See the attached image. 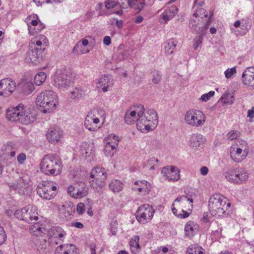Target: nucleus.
<instances>
[{
    "label": "nucleus",
    "mask_w": 254,
    "mask_h": 254,
    "mask_svg": "<svg viewBox=\"0 0 254 254\" xmlns=\"http://www.w3.org/2000/svg\"><path fill=\"white\" fill-rule=\"evenodd\" d=\"M117 5V3L114 0H108L105 2V7L107 9H110L114 7Z\"/></svg>",
    "instance_id": "nucleus-57"
},
{
    "label": "nucleus",
    "mask_w": 254,
    "mask_h": 254,
    "mask_svg": "<svg viewBox=\"0 0 254 254\" xmlns=\"http://www.w3.org/2000/svg\"><path fill=\"white\" fill-rule=\"evenodd\" d=\"M161 174L169 181H176L180 178L179 170L175 166L164 167L161 171Z\"/></svg>",
    "instance_id": "nucleus-16"
},
{
    "label": "nucleus",
    "mask_w": 254,
    "mask_h": 254,
    "mask_svg": "<svg viewBox=\"0 0 254 254\" xmlns=\"http://www.w3.org/2000/svg\"><path fill=\"white\" fill-rule=\"evenodd\" d=\"M41 171L48 175L57 176L62 171V162L56 154L44 155L40 162Z\"/></svg>",
    "instance_id": "nucleus-4"
},
{
    "label": "nucleus",
    "mask_w": 254,
    "mask_h": 254,
    "mask_svg": "<svg viewBox=\"0 0 254 254\" xmlns=\"http://www.w3.org/2000/svg\"><path fill=\"white\" fill-rule=\"evenodd\" d=\"M138 108L139 111L137 112L139 117L138 123L136 124L137 129L144 132L155 128L158 124L157 113L151 109L144 112V108L142 105H138Z\"/></svg>",
    "instance_id": "nucleus-3"
},
{
    "label": "nucleus",
    "mask_w": 254,
    "mask_h": 254,
    "mask_svg": "<svg viewBox=\"0 0 254 254\" xmlns=\"http://www.w3.org/2000/svg\"><path fill=\"white\" fill-rule=\"evenodd\" d=\"M247 116L250 118H253L254 116V107H252L251 110H248Z\"/></svg>",
    "instance_id": "nucleus-63"
},
{
    "label": "nucleus",
    "mask_w": 254,
    "mask_h": 254,
    "mask_svg": "<svg viewBox=\"0 0 254 254\" xmlns=\"http://www.w3.org/2000/svg\"><path fill=\"white\" fill-rule=\"evenodd\" d=\"M67 244L62 245L58 247L55 250V254H66L65 246Z\"/></svg>",
    "instance_id": "nucleus-53"
},
{
    "label": "nucleus",
    "mask_w": 254,
    "mask_h": 254,
    "mask_svg": "<svg viewBox=\"0 0 254 254\" xmlns=\"http://www.w3.org/2000/svg\"><path fill=\"white\" fill-rule=\"evenodd\" d=\"M174 205H175V204L174 203H173L172 206V211L174 215H175L176 216H178V217H180L181 218H187L188 217H189V216L190 215V214L188 212H187L186 211H184L183 209H182L181 210V211L183 213V214H182L180 213H177L178 210L177 209H176V208L174 207Z\"/></svg>",
    "instance_id": "nucleus-43"
},
{
    "label": "nucleus",
    "mask_w": 254,
    "mask_h": 254,
    "mask_svg": "<svg viewBox=\"0 0 254 254\" xmlns=\"http://www.w3.org/2000/svg\"><path fill=\"white\" fill-rule=\"evenodd\" d=\"M145 5L144 2H140L135 5L133 8L137 10V12H139Z\"/></svg>",
    "instance_id": "nucleus-59"
},
{
    "label": "nucleus",
    "mask_w": 254,
    "mask_h": 254,
    "mask_svg": "<svg viewBox=\"0 0 254 254\" xmlns=\"http://www.w3.org/2000/svg\"><path fill=\"white\" fill-rule=\"evenodd\" d=\"M151 74L152 77V81L154 84H158L162 79V74L158 70L154 69L151 70Z\"/></svg>",
    "instance_id": "nucleus-39"
},
{
    "label": "nucleus",
    "mask_w": 254,
    "mask_h": 254,
    "mask_svg": "<svg viewBox=\"0 0 254 254\" xmlns=\"http://www.w3.org/2000/svg\"><path fill=\"white\" fill-rule=\"evenodd\" d=\"M220 99L223 101L224 104H232L234 102V97L232 94L227 92L221 97Z\"/></svg>",
    "instance_id": "nucleus-41"
},
{
    "label": "nucleus",
    "mask_w": 254,
    "mask_h": 254,
    "mask_svg": "<svg viewBox=\"0 0 254 254\" xmlns=\"http://www.w3.org/2000/svg\"><path fill=\"white\" fill-rule=\"evenodd\" d=\"M28 26V30L31 35H34L35 33L40 32L45 26L39 21L36 14L30 15L25 20Z\"/></svg>",
    "instance_id": "nucleus-12"
},
{
    "label": "nucleus",
    "mask_w": 254,
    "mask_h": 254,
    "mask_svg": "<svg viewBox=\"0 0 254 254\" xmlns=\"http://www.w3.org/2000/svg\"><path fill=\"white\" fill-rule=\"evenodd\" d=\"M14 215L19 220L33 223L29 228L30 232L33 235L39 236L46 232V229L42 227V224L38 222H33V221H36L39 218L36 206L28 205L21 209L16 210Z\"/></svg>",
    "instance_id": "nucleus-1"
},
{
    "label": "nucleus",
    "mask_w": 254,
    "mask_h": 254,
    "mask_svg": "<svg viewBox=\"0 0 254 254\" xmlns=\"http://www.w3.org/2000/svg\"><path fill=\"white\" fill-rule=\"evenodd\" d=\"M6 239V235L3 228L0 226V245L3 244Z\"/></svg>",
    "instance_id": "nucleus-54"
},
{
    "label": "nucleus",
    "mask_w": 254,
    "mask_h": 254,
    "mask_svg": "<svg viewBox=\"0 0 254 254\" xmlns=\"http://www.w3.org/2000/svg\"><path fill=\"white\" fill-rule=\"evenodd\" d=\"M178 12V8L175 5L167 7L161 15V17L165 22L172 19Z\"/></svg>",
    "instance_id": "nucleus-25"
},
{
    "label": "nucleus",
    "mask_w": 254,
    "mask_h": 254,
    "mask_svg": "<svg viewBox=\"0 0 254 254\" xmlns=\"http://www.w3.org/2000/svg\"><path fill=\"white\" fill-rule=\"evenodd\" d=\"M112 76L109 75H104L101 77L97 83V88H102L103 92L108 91V88L110 85L113 84Z\"/></svg>",
    "instance_id": "nucleus-24"
},
{
    "label": "nucleus",
    "mask_w": 254,
    "mask_h": 254,
    "mask_svg": "<svg viewBox=\"0 0 254 254\" xmlns=\"http://www.w3.org/2000/svg\"><path fill=\"white\" fill-rule=\"evenodd\" d=\"M227 199L219 193L212 195L208 201L209 210L212 216L216 218L224 216L226 214L230 203L227 202Z\"/></svg>",
    "instance_id": "nucleus-5"
},
{
    "label": "nucleus",
    "mask_w": 254,
    "mask_h": 254,
    "mask_svg": "<svg viewBox=\"0 0 254 254\" xmlns=\"http://www.w3.org/2000/svg\"><path fill=\"white\" fill-rule=\"evenodd\" d=\"M204 35H199L198 36H196L194 39V43L193 45V48L195 50H196L198 46L201 44L203 39V36Z\"/></svg>",
    "instance_id": "nucleus-47"
},
{
    "label": "nucleus",
    "mask_w": 254,
    "mask_h": 254,
    "mask_svg": "<svg viewBox=\"0 0 254 254\" xmlns=\"http://www.w3.org/2000/svg\"><path fill=\"white\" fill-rule=\"evenodd\" d=\"M107 174L105 169L95 167L92 169L89 177L105 182L107 179Z\"/></svg>",
    "instance_id": "nucleus-22"
},
{
    "label": "nucleus",
    "mask_w": 254,
    "mask_h": 254,
    "mask_svg": "<svg viewBox=\"0 0 254 254\" xmlns=\"http://www.w3.org/2000/svg\"><path fill=\"white\" fill-rule=\"evenodd\" d=\"M198 227L197 225L194 223V222L189 221L185 225V231L186 235L189 237L193 236L198 231Z\"/></svg>",
    "instance_id": "nucleus-27"
},
{
    "label": "nucleus",
    "mask_w": 254,
    "mask_h": 254,
    "mask_svg": "<svg viewBox=\"0 0 254 254\" xmlns=\"http://www.w3.org/2000/svg\"><path fill=\"white\" fill-rule=\"evenodd\" d=\"M53 84L58 89L64 90L70 86L71 81L65 71L58 70L53 77Z\"/></svg>",
    "instance_id": "nucleus-10"
},
{
    "label": "nucleus",
    "mask_w": 254,
    "mask_h": 254,
    "mask_svg": "<svg viewBox=\"0 0 254 254\" xmlns=\"http://www.w3.org/2000/svg\"><path fill=\"white\" fill-rule=\"evenodd\" d=\"M251 25L249 21H245L241 22V28L242 32L243 34H246L250 29Z\"/></svg>",
    "instance_id": "nucleus-44"
},
{
    "label": "nucleus",
    "mask_w": 254,
    "mask_h": 254,
    "mask_svg": "<svg viewBox=\"0 0 254 254\" xmlns=\"http://www.w3.org/2000/svg\"><path fill=\"white\" fill-rule=\"evenodd\" d=\"M185 195L180 196L177 197L174 201L175 202H178L180 203L179 206L183 207L184 206L186 207L188 204L190 205L191 208H192L193 205V197L195 195L193 190H185Z\"/></svg>",
    "instance_id": "nucleus-19"
},
{
    "label": "nucleus",
    "mask_w": 254,
    "mask_h": 254,
    "mask_svg": "<svg viewBox=\"0 0 254 254\" xmlns=\"http://www.w3.org/2000/svg\"><path fill=\"white\" fill-rule=\"evenodd\" d=\"M110 189L114 193L121 191L123 188V184L118 180L112 181L109 184Z\"/></svg>",
    "instance_id": "nucleus-34"
},
{
    "label": "nucleus",
    "mask_w": 254,
    "mask_h": 254,
    "mask_svg": "<svg viewBox=\"0 0 254 254\" xmlns=\"http://www.w3.org/2000/svg\"><path fill=\"white\" fill-rule=\"evenodd\" d=\"M118 222L116 219H112L110 224V230L112 235H116L117 232Z\"/></svg>",
    "instance_id": "nucleus-45"
},
{
    "label": "nucleus",
    "mask_w": 254,
    "mask_h": 254,
    "mask_svg": "<svg viewBox=\"0 0 254 254\" xmlns=\"http://www.w3.org/2000/svg\"><path fill=\"white\" fill-rule=\"evenodd\" d=\"M77 212L78 214H82L85 211V205L84 203L80 202L77 205L76 207Z\"/></svg>",
    "instance_id": "nucleus-55"
},
{
    "label": "nucleus",
    "mask_w": 254,
    "mask_h": 254,
    "mask_svg": "<svg viewBox=\"0 0 254 254\" xmlns=\"http://www.w3.org/2000/svg\"><path fill=\"white\" fill-rule=\"evenodd\" d=\"M240 135V132L237 130H232L228 134V138L230 140H233L237 138Z\"/></svg>",
    "instance_id": "nucleus-50"
},
{
    "label": "nucleus",
    "mask_w": 254,
    "mask_h": 254,
    "mask_svg": "<svg viewBox=\"0 0 254 254\" xmlns=\"http://www.w3.org/2000/svg\"><path fill=\"white\" fill-rule=\"evenodd\" d=\"M62 135L63 130L58 127H53L49 128L46 133L47 138L51 143L59 141Z\"/></svg>",
    "instance_id": "nucleus-21"
},
{
    "label": "nucleus",
    "mask_w": 254,
    "mask_h": 254,
    "mask_svg": "<svg viewBox=\"0 0 254 254\" xmlns=\"http://www.w3.org/2000/svg\"><path fill=\"white\" fill-rule=\"evenodd\" d=\"M57 187L52 186L51 183L43 182L39 184L37 192L43 199L50 200L56 195Z\"/></svg>",
    "instance_id": "nucleus-9"
},
{
    "label": "nucleus",
    "mask_w": 254,
    "mask_h": 254,
    "mask_svg": "<svg viewBox=\"0 0 254 254\" xmlns=\"http://www.w3.org/2000/svg\"><path fill=\"white\" fill-rule=\"evenodd\" d=\"M250 69H254V68L249 67L248 70L244 71L242 74V78L244 84L249 86H251V82L254 80V74H250ZM251 86H252V85Z\"/></svg>",
    "instance_id": "nucleus-31"
},
{
    "label": "nucleus",
    "mask_w": 254,
    "mask_h": 254,
    "mask_svg": "<svg viewBox=\"0 0 254 254\" xmlns=\"http://www.w3.org/2000/svg\"><path fill=\"white\" fill-rule=\"evenodd\" d=\"M46 76V74L44 72L37 73L34 77V83L38 86L41 85L45 82Z\"/></svg>",
    "instance_id": "nucleus-37"
},
{
    "label": "nucleus",
    "mask_w": 254,
    "mask_h": 254,
    "mask_svg": "<svg viewBox=\"0 0 254 254\" xmlns=\"http://www.w3.org/2000/svg\"><path fill=\"white\" fill-rule=\"evenodd\" d=\"M26 159V154L24 153H20L17 158V162L19 164H22Z\"/></svg>",
    "instance_id": "nucleus-56"
},
{
    "label": "nucleus",
    "mask_w": 254,
    "mask_h": 254,
    "mask_svg": "<svg viewBox=\"0 0 254 254\" xmlns=\"http://www.w3.org/2000/svg\"><path fill=\"white\" fill-rule=\"evenodd\" d=\"M30 42H34V47H38L39 48H42V43L39 40H36L33 39Z\"/></svg>",
    "instance_id": "nucleus-60"
},
{
    "label": "nucleus",
    "mask_w": 254,
    "mask_h": 254,
    "mask_svg": "<svg viewBox=\"0 0 254 254\" xmlns=\"http://www.w3.org/2000/svg\"><path fill=\"white\" fill-rule=\"evenodd\" d=\"M125 121L129 125L133 124L135 123L133 118L129 115V111H127L125 115Z\"/></svg>",
    "instance_id": "nucleus-52"
},
{
    "label": "nucleus",
    "mask_w": 254,
    "mask_h": 254,
    "mask_svg": "<svg viewBox=\"0 0 254 254\" xmlns=\"http://www.w3.org/2000/svg\"><path fill=\"white\" fill-rule=\"evenodd\" d=\"M205 141V137L200 133H194L191 135L189 140L190 148L194 151H197L199 147L203 146Z\"/></svg>",
    "instance_id": "nucleus-18"
},
{
    "label": "nucleus",
    "mask_w": 254,
    "mask_h": 254,
    "mask_svg": "<svg viewBox=\"0 0 254 254\" xmlns=\"http://www.w3.org/2000/svg\"><path fill=\"white\" fill-rule=\"evenodd\" d=\"M103 43L105 45L108 46L111 43V39L110 36H106L104 38Z\"/></svg>",
    "instance_id": "nucleus-61"
},
{
    "label": "nucleus",
    "mask_w": 254,
    "mask_h": 254,
    "mask_svg": "<svg viewBox=\"0 0 254 254\" xmlns=\"http://www.w3.org/2000/svg\"><path fill=\"white\" fill-rule=\"evenodd\" d=\"M225 177L230 182L236 184V180L237 177L236 176V169L229 170L225 172Z\"/></svg>",
    "instance_id": "nucleus-38"
},
{
    "label": "nucleus",
    "mask_w": 254,
    "mask_h": 254,
    "mask_svg": "<svg viewBox=\"0 0 254 254\" xmlns=\"http://www.w3.org/2000/svg\"><path fill=\"white\" fill-rule=\"evenodd\" d=\"M177 43L174 39L169 40L164 47L165 53L168 55L173 54L176 49Z\"/></svg>",
    "instance_id": "nucleus-35"
},
{
    "label": "nucleus",
    "mask_w": 254,
    "mask_h": 254,
    "mask_svg": "<svg viewBox=\"0 0 254 254\" xmlns=\"http://www.w3.org/2000/svg\"><path fill=\"white\" fill-rule=\"evenodd\" d=\"M65 235L62 228L59 227H52L48 231V236L49 239L51 238H62Z\"/></svg>",
    "instance_id": "nucleus-28"
},
{
    "label": "nucleus",
    "mask_w": 254,
    "mask_h": 254,
    "mask_svg": "<svg viewBox=\"0 0 254 254\" xmlns=\"http://www.w3.org/2000/svg\"><path fill=\"white\" fill-rule=\"evenodd\" d=\"M28 179L26 177H19L15 183H10L8 186L10 190H13L19 194H24L28 187Z\"/></svg>",
    "instance_id": "nucleus-14"
},
{
    "label": "nucleus",
    "mask_w": 254,
    "mask_h": 254,
    "mask_svg": "<svg viewBox=\"0 0 254 254\" xmlns=\"http://www.w3.org/2000/svg\"><path fill=\"white\" fill-rule=\"evenodd\" d=\"M154 213V210L152 206L148 204H145L138 207L135 215L138 221L144 224L151 220Z\"/></svg>",
    "instance_id": "nucleus-8"
},
{
    "label": "nucleus",
    "mask_w": 254,
    "mask_h": 254,
    "mask_svg": "<svg viewBox=\"0 0 254 254\" xmlns=\"http://www.w3.org/2000/svg\"><path fill=\"white\" fill-rule=\"evenodd\" d=\"M15 87V82L9 78H4L0 81V88H3V90L8 91L9 94L14 91Z\"/></svg>",
    "instance_id": "nucleus-23"
},
{
    "label": "nucleus",
    "mask_w": 254,
    "mask_h": 254,
    "mask_svg": "<svg viewBox=\"0 0 254 254\" xmlns=\"http://www.w3.org/2000/svg\"><path fill=\"white\" fill-rule=\"evenodd\" d=\"M204 250L197 245H191L187 250V254H204Z\"/></svg>",
    "instance_id": "nucleus-36"
},
{
    "label": "nucleus",
    "mask_w": 254,
    "mask_h": 254,
    "mask_svg": "<svg viewBox=\"0 0 254 254\" xmlns=\"http://www.w3.org/2000/svg\"><path fill=\"white\" fill-rule=\"evenodd\" d=\"M236 184H241L246 182L249 178L247 171L244 168H238L236 169Z\"/></svg>",
    "instance_id": "nucleus-26"
},
{
    "label": "nucleus",
    "mask_w": 254,
    "mask_h": 254,
    "mask_svg": "<svg viewBox=\"0 0 254 254\" xmlns=\"http://www.w3.org/2000/svg\"><path fill=\"white\" fill-rule=\"evenodd\" d=\"M25 86L29 89L30 92H31L34 89V85L31 83H27L25 84Z\"/></svg>",
    "instance_id": "nucleus-64"
},
{
    "label": "nucleus",
    "mask_w": 254,
    "mask_h": 254,
    "mask_svg": "<svg viewBox=\"0 0 254 254\" xmlns=\"http://www.w3.org/2000/svg\"><path fill=\"white\" fill-rule=\"evenodd\" d=\"M81 152L85 157L94 154L95 152L94 146L93 143L83 142L81 149Z\"/></svg>",
    "instance_id": "nucleus-29"
},
{
    "label": "nucleus",
    "mask_w": 254,
    "mask_h": 254,
    "mask_svg": "<svg viewBox=\"0 0 254 254\" xmlns=\"http://www.w3.org/2000/svg\"><path fill=\"white\" fill-rule=\"evenodd\" d=\"M139 237L138 235L134 236L130 241V246L131 251H133L140 249L139 244Z\"/></svg>",
    "instance_id": "nucleus-40"
},
{
    "label": "nucleus",
    "mask_w": 254,
    "mask_h": 254,
    "mask_svg": "<svg viewBox=\"0 0 254 254\" xmlns=\"http://www.w3.org/2000/svg\"><path fill=\"white\" fill-rule=\"evenodd\" d=\"M88 188L85 184L80 182L76 184V198L85 196L88 193Z\"/></svg>",
    "instance_id": "nucleus-30"
},
{
    "label": "nucleus",
    "mask_w": 254,
    "mask_h": 254,
    "mask_svg": "<svg viewBox=\"0 0 254 254\" xmlns=\"http://www.w3.org/2000/svg\"><path fill=\"white\" fill-rule=\"evenodd\" d=\"M6 118L11 122H19L24 125H29L36 120L37 115L34 110L26 109L21 104L11 109H8Z\"/></svg>",
    "instance_id": "nucleus-2"
},
{
    "label": "nucleus",
    "mask_w": 254,
    "mask_h": 254,
    "mask_svg": "<svg viewBox=\"0 0 254 254\" xmlns=\"http://www.w3.org/2000/svg\"><path fill=\"white\" fill-rule=\"evenodd\" d=\"M68 193L74 198H76V184L74 186L70 185L67 189Z\"/></svg>",
    "instance_id": "nucleus-46"
},
{
    "label": "nucleus",
    "mask_w": 254,
    "mask_h": 254,
    "mask_svg": "<svg viewBox=\"0 0 254 254\" xmlns=\"http://www.w3.org/2000/svg\"><path fill=\"white\" fill-rule=\"evenodd\" d=\"M184 120L190 126L198 127L204 125L206 122V116L200 110L190 109L186 112Z\"/></svg>",
    "instance_id": "nucleus-7"
},
{
    "label": "nucleus",
    "mask_w": 254,
    "mask_h": 254,
    "mask_svg": "<svg viewBox=\"0 0 254 254\" xmlns=\"http://www.w3.org/2000/svg\"><path fill=\"white\" fill-rule=\"evenodd\" d=\"M249 151L246 148L237 147L232 146L230 148V155L232 159L236 162H241L246 158Z\"/></svg>",
    "instance_id": "nucleus-17"
},
{
    "label": "nucleus",
    "mask_w": 254,
    "mask_h": 254,
    "mask_svg": "<svg viewBox=\"0 0 254 254\" xmlns=\"http://www.w3.org/2000/svg\"><path fill=\"white\" fill-rule=\"evenodd\" d=\"M34 42H30L29 44V51L26 56V60L28 63L36 64V61L41 55L45 50V48H39L34 47Z\"/></svg>",
    "instance_id": "nucleus-15"
},
{
    "label": "nucleus",
    "mask_w": 254,
    "mask_h": 254,
    "mask_svg": "<svg viewBox=\"0 0 254 254\" xmlns=\"http://www.w3.org/2000/svg\"><path fill=\"white\" fill-rule=\"evenodd\" d=\"M200 171L202 175L205 176L208 172V169L207 167L203 166L200 168Z\"/></svg>",
    "instance_id": "nucleus-62"
},
{
    "label": "nucleus",
    "mask_w": 254,
    "mask_h": 254,
    "mask_svg": "<svg viewBox=\"0 0 254 254\" xmlns=\"http://www.w3.org/2000/svg\"><path fill=\"white\" fill-rule=\"evenodd\" d=\"M210 25V21H206L202 23V20L200 19H194L191 18L189 22L191 30L195 32L198 35H205L206 31Z\"/></svg>",
    "instance_id": "nucleus-11"
},
{
    "label": "nucleus",
    "mask_w": 254,
    "mask_h": 254,
    "mask_svg": "<svg viewBox=\"0 0 254 254\" xmlns=\"http://www.w3.org/2000/svg\"><path fill=\"white\" fill-rule=\"evenodd\" d=\"M197 11L199 12V16L200 17V19L202 20V19L203 17L206 18L208 16L207 13L205 12V10L203 8H199L197 9Z\"/></svg>",
    "instance_id": "nucleus-58"
},
{
    "label": "nucleus",
    "mask_w": 254,
    "mask_h": 254,
    "mask_svg": "<svg viewBox=\"0 0 254 254\" xmlns=\"http://www.w3.org/2000/svg\"><path fill=\"white\" fill-rule=\"evenodd\" d=\"M214 91H210L206 94H203L200 97V100L202 101L206 102L214 95Z\"/></svg>",
    "instance_id": "nucleus-51"
},
{
    "label": "nucleus",
    "mask_w": 254,
    "mask_h": 254,
    "mask_svg": "<svg viewBox=\"0 0 254 254\" xmlns=\"http://www.w3.org/2000/svg\"><path fill=\"white\" fill-rule=\"evenodd\" d=\"M139 111V109L138 108V106L135 108V110L134 111H129V115L130 117H131L134 119V121L137 122V123H138V119L139 117L138 116V111Z\"/></svg>",
    "instance_id": "nucleus-48"
},
{
    "label": "nucleus",
    "mask_w": 254,
    "mask_h": 254,
    "mask_svg": "<svg viewBox=\"0 0 254 254\" xmlns=\"http://www.w3.org/2000/svg\"><path fill=\"white\" fill-rule=\"evenodd\" d=\"M89 183L90 184V186L93 189L97 190L98 191L101 190L105 185V181L92 179L90 177H89Z\"/></svg>",
    "instance_id": "nucleus-33"
},
{
    "label": "nucleus",
    "mask_w": 254,
    "mask_h": 254,
    "mask_svg": "<svg viewBox=\"0 0 254 254\" xmlns=\"http://www.w3.org/2000/svg\"><path fill=\"white\" fill-rule=\"evenodd\" d=\"M84 91L80 88H74L70 92V98L74 100H77L83 97Z\"/></svg>",
    "instance_id": "nucleus-32"
},
{
    "label": "nucleus",
    "mask_w": 254,
    "mask_h": 254,
    "mask_svg": "<svg viewBox=\"0 0 254 254\" xmlns=\"http://www.w3.org/2000/svg\"><path fill=\"white\" fill-rule=\"evenodd\" d=\"M112 138L115 139L114 144H112V142L108 141L106 142V144L104 147V152L107 156L112 157L115 154L116 148L119 144V138L118 136L112 134L109 135V139H112Z\"/></svg>",
    "instance_id": "nucleus-20"
},
{
    "label": "nucleus",
    "mask_w": 254,
    "mask_h": 254,
    "mask_svg": "<svg viewBox=\"0 0 254 254\" xmlns=\"http://www.w3.org/2000/svg\"><path fill=\"white\" fill-rule=\"evenodd\" d=\"M90 112H93V114L94 115V117H98L99 119L100 118L102 119L103 123L105 121V117H106V113L104 109H94L93 110L90 111Z\"/></svg>",
    "instance_id": "nucleus-42"
},
{
    "label": "nucleus",
    "mask_w": 254,
    "mask_h": 254,
    "mask_svg": "<svg viewBox=\"0 0 254 254\" xmlns=\"http://www.w3.org/2000/svg\"><path fill=\"white\" fill-rule=\"evenodd\" d=\"M93 113V112H89L87 115L84 121V126L89 130L95 131L101 127L102 124H99L98 117H94Z\"/></svg>",
    "instance_id": "nucleus-13"
},
{
    "label": "nucleus",
    "mask_w": 254,
    "mask_h": 254,
    "mask_svg": "<svg viewBox=\"0 0 254 254\" xmlns=\"http://www.w3.org/2000/svg\"><path fill=\"white\" fill-rule=\"evenodd\" d=\"M57 95L51 90L42 92L37 97L36 104L37 108L44 113H50L55 108Z\"/></svg>",
    "instance_id": "nucleus-6"
},
{
    "label": "nucleus",
    "mask_w": 254,
    "mask_h": 254,
    "mask_svg": "<svg viewBox=\"0 0 254 254\" xmlns=\"http://www.w3.org/2000/svg\"><path fill=\"white\" fill-rule=\"evenodd\" d=\"M224 73L227 78H231L234 74L236 73V68L235 67L228 68L225 71Z\"/></svg>",
    "instance_id": "nucleus-49"
}]
</instances>
